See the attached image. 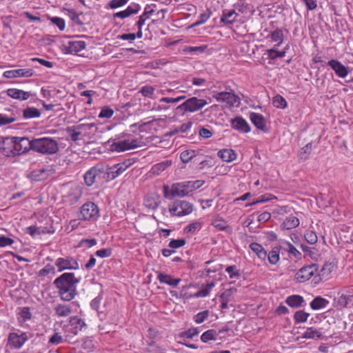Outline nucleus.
<instances>
[{
    "label": "nucleus",
    "instance_id": "obj_1",
    "mask_svg": "<svg viewBox=\"0 0 353 353\" xmlns=\"http://www.w3.org/2000/svg\"><path fill=\"white\" fill-rule=\"evenodd\" d=\"M79 279L75 278L74 273H63L54 281V285L58 289V294L61 300L70 301L77 294L76 285Z\"/></svg>",
    "mask_w": 353,
    "mask_h": 353
},
{
    "label": "nucleus",
    "instance_id": "obj_2",
    "mask_svg": "<svg viewBox=\"0 0 353 353\" xmlns=\"http://www.w3.org/2000/svg\"><path fill=\"white\" fill-rule=\"evenodd\" d=\"M32 150L42 154H54L59 150L58 142L50 137L32 139Z\"/></svg>",
    "mask_w": 353,
    "mask_h": 353
},
{
    "label": "nucleus",
    "instance_id": "obj_3",
    "mask_svg": "<svg viewBox=\"0 0 353 353\" xmlns=\"http://www.w3.org/2000/svg\"><path fill=\"white\" fill-rule=\"evenodd\" d=\"M208 104V102L207 100L192 97L178 105L176 110L182 114H185V112H194L201 110Z\"/></svg>",
    "mask_w": 353,
    "mask_h": 353
},
{
    "label": "nucleus",
    "instance_id": "obj_4",
    "mask_svg": "<svg viewBox=\"0 0 353 353\" xmlns=\"http://www.w3.org/2000/svg\"><path fill=\"white\" fill-rule=\"evenodd\" d=\"M99 216L98 206L93 202L85 203L80 208L78 219L81 221H94Z\"/></svg>",
    "mask_w": 353,
    "mask_h": 353
},
{
    "label": "nucleus",
    "instance_id": "obj_5",
    "mask_svg": "<svg viewBox=\"0 0 353 353\" xmlns=\"http://www.w3.org/2000/svg\"><path fill=\"white\" fill-rule=\"evenodd\" d=\"M33 336V334L30 332H10L8 336L7 345L10 348L19 350Z\"/></svg>",
    "mask_w": 353,
    "mask_h": 353
},
{
    "label": "nucleus",
    "instance_id": "obj_6",
    "mask_svg": "<svg viewBox=\"0 0 353 353\" xmlns=\"http://www.w3.org/2000/svg\"><path fill=\"white\" fill-rule=\"evenodd\" d=\"M188 194L184 181L174 183L171 188H169L168 185L163 186V196L166 199H172L176 196L184 197Z\"/></svg>",
    "mask_w": 353,
    "mask_h": 353
},
{
    "label": "nucleus",
    "instance_id": "obj_7",
    "mask_svg": "<svg viewBox=\"0 0 353 353\" xmlns=\"http://www.w3.org/2000/svg\"><path fill=\"white\" fill-rule=\"evenodd\" d=\"M193 205L183 200H177L169 205V211L173 216H185L190 214Z\"/></svg>",
    "mask_w": 353,
    "mask_h": 353
},
{
    "label": "nucleus",
    "instance_id": "obj_8",
    "mask_svg": "<svg viewBox=\"0 0 353 353\" xmlns=\"http://www.w3.org/2000/svg\"><path fill=\"white\" fill-rule=\"evenodd\" d=\"M139 146V141L135 139L114 141L110 145V150L112 152H121L134 149Z\"/></svg>",
    "mask_w": 353,
    "mask_h": 353
},
{
    "label": "nucleus",
    "instance_id": "obj_9",
    "mask_svg": "<svg viewBox=\"0 0 353 353\" xmlns=\"http://www.w3.org/2000/svg\"><path fill=\"white\" fill-rule=\"evenodd\" d=\"M318 271V265L312 264L301 268L294 275V280L298 283H305L310 280Z\"/></svg>",
    "mask_w": 353,
    "mask_h": 353
},
{
    "label": "nucleus",
    "instance_id": "obj_10",
    "mask_svg": "<svg viewBox=\"0 0 353 353\" xmlns=\"http://www.w3.org/2000/svg\"><path fill=\"white\" fill-rule=\"evenodd\" d=\"M130 159L125 160L123 162L117 163L106 170L107 178L108 180H114L125 171L130 165Z\"/></svg>",
    "mask_w": 353,
    "mask_h": 353
},
{
    "label": "nucleus",
    "instance_id": "obj_11",
    "mask_svg": "<svg viewBox=\"0 0 353 353\" xmlns=\"http://www.w3.org/2000/svg\"><path fill=\"white\" fill-rule=\"evenodd\" d=\"M55 265L57 267L59 272L65 270H78L79 268L77 260L69 256L57 259Z\"/></svg>",
    "mask_w": 353,
    "mask_h": 353
},
{
    "label": "nucleus",
    "instance_id": "obj_12",
    "mask_svg": "<svg viewBox=\"0 0 353 353\" xmlns=\"http://www.w3.org/2000/svg\"><path fill=\"white\" fill-rule=\"evenodd\" d=\"M15 137H7L0 142V150L7 157H15Z\"/></svg>",
    "mask_w": 353,
    "mask_h": 353
},
{
    "label": "nucleus",
    "instance_id": "obj_13",
    "mask_svg": "<svg viewBox=\"0 0 353 353\" xmlns=\"http://www.w3.org/2000/svg\"><path fill=\"white\" fill-rule=\"evenodd\" d=\"M15 157L27 153L32 150V140L22 137H15Z\"/></svg>",
    "mask_w": 353,
    "mask_h": 353
},
{
    "label": "nucleus",
    "instance_id": "obj_14",
    "mask_svg": "<svg viewBox=\"0 0 353 353\" xmlns=\"http://www.w3.org/2000/svg\"><path fill=\"white\" fill-rule=\"evenodd\" d=\"M105 172L104 167L102 165H96L90 168L83 176L85 184L88 186L92 185L96 181L97 177Z\"/></svg>",
    "mask_w": 353,
    "mask_h": 353
},
{
    "label": "nucleus",
    "instance_id": "obj_15",
    "mask_svg": "<svg viewBox=\"0 0 353 353\" xmlns=\"http://www.w3.org/2000/svg\"><path fill=\"white\" fill-rule=\"evenodd\" d=\"M94 126V123H82L76 126L68 127L66 132L69 134L70 138L72 141L79 140V136L81 134L82 130H90Z\"/></svg>",
    "mask_w": 353,
    "mask_h": 353
},
{
    "label": "nucleus",
    "instance_id": "obj_16",
    "mask_svg": "<svg viewBox=\"0 0 353 353\" xmlns=\"http://www.w3.org/2000/svg\"><path fill=\"white\" fill-rule=\"evenodd\" d=\"M83 194L82 188L74 185L71 186L68 193L64 196L65 201L68 203L70 205H74L77 203Z\"/></svg>",
    "mask_w": 353,
    "mask_h": 353
},
{
    "label": "nucleus",
    "instance_id": "obj_17",
    "mask_svg": "<svg viewBox=\"0 0 353 353\" xmlns=\"http://www.w3.org/2000/svg\"><path fill=\"white\" fill-rule=\"evenodd\" d=\"M213 97L217 101H223L228 105L234 106L239 103V98L234 93L229 92H214Z\"/></svg>",
    "mask_w": 353,
    "mask_h": 353
},
{
    "label": "nucleus",
    "instance_id": "obj_18",
    "mask_svg": "<svg viewBox=\"0 0 353 353\" xmlns=\"http://www.w3.org/2000/svg\"><path fill=\"white\" fill-rule=\"evenodd\" d=\"M327 65L334 71L336 75L339 78H345L350 72L349 68L336 59L330 60L327 62Z\"/></svg>",
    "mask_w": 353,
    "mask_h": 353
},
{
    "label": "nucleus",
    "instance_id": "obj_19",
    "mask_svg": "<svg viewBox=\"0 0 353 353\" xmlns=\"http://www.w3.org/2000/svg\"><path fill=\"white\" fill-rule=\"evenodd\" d=\"M231 126L233 129L241 132L248 133L251 130L248 122L241 117H236L231 120Z\"/></svg>",
    "mask_w": 353,
    "mask_h": 353
},
{
    "label": "nucleus",
    "instance_id": "obj_20",
    "mask_svg": "<svg viewBox=\"0 0 353 353\" xmlns=\"http://www.w3.org/2000/svg\"><path fill=\"white\" fill-rule=\"evenodd\" d=\"M65 53L68 54H76L86 47V44L83 41L72 40L69 41L67 44L64 46Z\"/></svg>",
    "mask_w": 353,
    "mask_h": 353
},
{
    "label": "nucleus",
    "instance_id": "obj_21",
    "mask_svg": "<svg viewBox=\"0 0 353 353\" xmlns=\"http://www.w3.org/2000/svg\"><path fill=\"white\" fill-rule=\"evenodd\" d=\"M33 75L32 69H16L7 70L3 72V77L7 79L17 77H30Z\"/></svg>",
    "mask_w": 353,
    "mask_h": 353
},
{
    "label": "nucleus",
    "instance_id": "obj_22",
    "mask_svg": "<svg viewBox=\"0 0 353 353\" xmlns=\"http://www.w3.org/2000/svg\"><path fill=\"white\" fill-rule=\"evenodd\" d=\"M8 96L20 101H26L28 99L31 95L30 92H26L17 88H9L6 90Z\"/></svg>",
    "mask_w": 353,
    "mask_h": 353
},
{
    "label": "nucleus",
    "instance_id": "obj_23",
    "mask_svg": "<svg viewBox=\"0 0 353 353\" xmlns=\"http://www.w3.org/2000/svg\"><path fill=\"white\" fill-rule=\"evenodd\" d=\"M140 8L141 7L139 4L134 3L129 6L125 10L114 14V18L125 19L133 14H137L140 10Z\"/></svg>",
    "mask_w": 353,
    "mask_h": 353
},
{
    "label": "nucleus",
    "instance_id": "obj_24",
    "mask_svg": "<svg viewBox=\"0 0 353 353\" xmlns=\"http://www.w3.org/2000/svg\"><path fill=\"white\" fill-rule=\"evenodd\" d=\"M250 119L258 129L261 130H265L266 121L262 114L256 112H251L250 114Z\"/></svg>",
    "mask_w": 353,
    "mask_h": 353
},
{
    "label": "nucleus",
    "instance_id": "obj_25",
    "mask_svg": "<svg viewBox=\"0 0 353 353\" xmlns=\"http://www.w3.org/2000/svg\"><path fill=\"white\" fill-rule=\"evenodd\" d=\"M217 156L225 162H232L236 159V153L232 149H223L220 150Z\"/></svg>",
    "mask_w": 353,
    "mask_h": 353
},
{
    "label": "nucleus",
    "instance_id": "obj_26",
    "mask_svg": "<svg viewBox=\"0 0 353 353\" xmlns=\"http://www.w3.org/2000/svg\"><path fill=\"white\" fill-rule=\"evenodd\" d=\"M157 279L160 281V283H165L172 287L177 286L181 281V279H173L171 275L163 274L161 272L159 273Z\"/></svg>",
    "mask_w": 353,
    "mask_h": 353
},
{
    "label": "nucleus",
    "instance_id": "obj_27",
    "mask_svg": "<svg viewBox=\"0 0 353 353\" xmlns=\"http://www.w3.org/2000/svg\"><path fill=\"white\" fill-rule=\"evenodd\" d=\"M299 223L300 222L298 217L294 215H290L285 218L281 227L283 230H292L296 228Z\"/></svg>",
    "mask_w": 353,
    "mask_h": 353
},
{
    "label": "nucleus",
    "instance_id": "obj_28",
    "mask_svg": "<svg viewBox=\"0 0 353 353\" xmlns=\"http://www.w3.org/2000/svg\"><path fill=\"white\" fill-rule=\"evenodd\" d=\"M329 301L320 296H316L310 303V307L314 310H318L325 308L328 304Z\"/></svg>",
    "mask_w": 353,
    "mask_h": 353
},
{
    "label": "nucleus",
    "instance_id": "obj_29",
    "mask_svg": "<svg viewBox=\"0 0 353 353\" xmlns=\"http://www.w3.org/2000/svg\"><path fill=\"white\" fill-rule=\"evenodd\" d=\"M54 310L56 315L59 317L68 316L72 312L71 307L66 304H57L54 307Z\"/></svg>",
    "mask_w": 353,
    "mask_h": 353
},
{
    "label": "nucleus",
    "instance_id": "obj_30",
    "mask_svg": "<svg viewBox=\"0 0 353 353\" xmlns=\"http://www.w3.org/2000/svg\"><path fill=\"white\" fill-rule=\"evenodd\" d=\"M323 337L322 332L313 327L307 328L306 331L303 334V339H321Z\"/></svg>",
    "mask_w": 353,
    "mask_h": 353
},
{
    "label": "nucleus",
    "instance_id": "obj_31",
    "mask_svg": "<svg viewBox=\"0 0 353 353\" xmlns=\"http://www.w3.org/2000/svg\"><path fill=\"white\" fill-rule=\"evenodd\" d=\"M237 16L238 14L234 10L228 11V12H223L221 17V22L225 24L231 25L236 21Z\"/></svg>",
    "mask_w": 353,
    "mask_h": 353
},
{
    "label": "nucleus",
    "instance_id": "obj_32",
    "mask_svg": "<svg viewBox=\"0 0 353 353\" xmlns=\"http://www.w3.org/2000/svg\"><path fill=\"white\" fill-rule=\"evenodd\" d=\"M303 301V298L299 295L290 296L285 300V303L292 307H298L301 306Z\"/></svg>",
    "mask_w": 353,
    "mask_h": 353
},
{
    "label": "nucleus",
    "instance_id": "obj_33",
    "mask_svg": "<svg viewBox=\"0 0 353 353\" xmlns=\"http://www.w3.org/2000/svg\"><path fill=\"white\" fill-rule=\"evenodd\" d=\"M250 248L255 252L261 259L265 260L267 258V252L261 245L257 243H252L250 245Z\"/></svg>",
    "mask_w": 353,
    "mask_h": 353
},
{
    "label": "nucleus",
    "instance_id": "obj_34",
    "mask_svg": "<svg viewBox=\"0 0 353 353\" xmlns=\"http://www.w3.org/2000/svg\"><path fill=\"white\" fill-rule=\"evenodd\" d=\"M70 323L72 326H74L75 331L74 333L77 334L79 331L82 330L86 325L84 321L77 316H72L70 319Z\"/></svg>",
    "mask_w": 353,
    "mask_h": 353
},
{
    "label": "nucleus",
    "instance_id": "obj_35",
    "mask_svg": "<svg viewBox=\"0 0 353 353\" xmlns=\"http://www.w3.org/2000/svg\"><path fill=\"white\" fill-rule=\"evenodd\" d=\"M23 117L25 119L39 118L41 117V112L36 108L28 107L23 110Z\"/></svg>",
    "mask_w": 353,
    "mask_h": 353
},
{
    "label": "nucleus",
    "instance_id": "obj_36",
    "mask_svg": "<svg viewBox=\"0 0 353 353\" xmlns=\"http://www.w3.org/2000/svg\"><path fill=\"white\" fill-rule=\"evenodd\" d=\"M219 333L214 330H208L201 336V340L203 343H208L210 341H215L217 339Z\"/></svg>",
    "mask_w": 353,
    "mask_h": 353
},
{
    "label": "nucleus",
    "instance_id": "obj_37",
    "mask_svg": "<svg viewBox=\"0 0 353 353\" xmlns=\"http://www.w3.org/2000/svg\"><path fill=\"white\" fill-rule=\"evenodd\" d=\"M170 161H165L154 165L152 168V172L154 174H159L171 165Z\"/></svg>",
    "mask_w": 353,
    "mask_h": 353
},
{
    "label": "nucleus",
    "instance_id": "obj_38",
    "mask_svg": "<svg viewBox=\"0 0 353 353\" xmlns=\"http://www.w3.org/2000/svg\"><path fill=\"white\" fill-rule=\"evenodd\" d=\"M204 181L202 180L184 181L185 185H186V189L188 191V193H190L192 191L199 188L204 184Z\"/></svg>",
    "mask_w": 353,
    "mask_h": 353
},
{
    "label": "nucleus",
    "instance_id": "obj_39",
    "mask_svg": "<svg viewBox=\"0 0 353 353\" xmlns=\"http://www.w3.org/2000/svg\"><path fill=\"white\" fill-rule=\"evenodd\" d=\"M214 283L210 282L208 283L202 290L198 291L194 294V297H206L209 295L211 290L214 287Z\"/></svg>",
    "mask_w": 353,
    "mask_h": 353
},
{
    "label": "nucleus",
    "instance_id": "obj_40",
    "mask_svg": "<svg viewBox=\"0 0 353 353\" xmlns=\"http://www.w3.org/2000/svg\"><path fill=\"white\" fill-rule=\"evenodd\" d=\"M197 152L194 150H186L183 151L180 154L181 160L187 163L192 160L197 154Z\"/></svg>",
    "mask_w": 353,
    "mask_h": 353
},
{
    "label": "nucleus",
    "instance_id": "obj_41",
    "mask_svg": "<svg viewBox=\"0 0 353 353\" xmlns=\"http://www.w3.org/2000/svg\"><path fill=\"white\" fill-rule=\"evenodd\" d=\"M267 257L271 264H276L280 259L279 249L277 247L274 248L268 254H267Z\"/></svg>",
    "mask_w": 353,
    "mask_h": 353
},
{
    "label": "nucleus",
    "instance_id": "obj_42",
    "mask_svg": "<svg viewBox=\"0 0 353 353\" xmlns=\"http://www.w3.org/2000/svg\"><path fill=\"white\" fill-rule=\"evenodd\" d=\"M310 314L304 310L296 311L294 314V322L295 323L306 322Z\"/></svg>",
    "mask_w": 353,
    "mask_h": 353
},
{
    "label": "nucleus",
    "instance_id": "obj_43",
    "mask_svg": "<svg viewBox=\"0 0 353 353\" xmlns=\"http://www.w3.org/2000/svg\"><path fill=\"white\" fill-rule=\"evenodd\" d=\"M154 91L155 88L153 86L146 85L141 88L139 93L145 97L154 99Z\"/></svg>",
    "mask_w": 353,
    "mask_h": 353
},
{
    "label": "nucleus",
    "instance_id": "obj_44",
    "mask_svg": "<svg viewBox=\"0 0 353 353\" xmlns=\"http://www.w3.org/2000/svg\"><path fill=\"white\" fill-rule=\"evenodd\" d=\"M312 151V143H309L301 148L299 153V158L303 161L308 159L310 154Z\"/></svg>",
    "mask_w": 353,
    "mask_h": 353
},
{
    "label": "nucleus",
    "instance_id": "obj_45",
    "mask_svg": "<svg viewBox=\"0 0 353 353\" xmlns=\"http://www.w3.org/2000/svg\"><path fill=\"white\" fill-rule=\"evenodd\" d=\"M50 274L52 275H54L56 274L55 268L53 265L48 264L43 268L39 271L38 276L45 277Z\"/></svg>",
    "mask_w": 353,
    "mask_h": 353
},
{
    "label": "nucleus",
    "instance_id": "obj_46",
    "mask_svg": "<svg viewBox=\"0 0 353 353\" xmlns=\"http://www.w3.org/2000/svg\"><path fill=\"white\" fill-rule=\"evenodd\" d=\"M272 103L277 108H285L287 107V101L281 95L275 96L272 99Z\"/></svg>",
    "mask_w": 353,
    "mask_h": 353
},
{
    "label": "nucleus",
    "instance_id": "obj_47",
    "mask_svg": "<svg viewBox=\"0 0 353 353\" xmlns=\"http://www.w3.org/2000/svg\"><path fill=\"white\" fill-rule=\"evenodd\" d=\"M271 39L274 42H278L277 46H280V44L283 42V31L280 29H276L271 33Z\"/></svg>",
    "mask_w": 353,
    "mask_h": 353
},
{
    "label": "nucleus",
    "instance_id": "obj_48",
    "mask_svg": "<svg viewBox=\"0 0 353 353\" xmlns=\"http://www.w3.org/2000/svg\"><path fill=\"white\" fill-rule=\"evenodd\" d=\"M199 333V331L198 328H196V327L190 328L188 330L182 332L179 334V337L183 338V339H192L194 336L198 335Z\"/></svg>",
    "mask_w": 353,
    "mask_h": 353
},
{
    "label": "nucleus",
    "instance_id": "obj_49",
    "mask_svg": "<svg viewBox=\"0 0 353 353\" xmlns=\"http://www.w3.org/2000/svg\"><path fill=\"white\" fill-rule=\"evenodd\" d=\"M201 225L202 224L200 221H194L186 226L184 230L186 233L193 234L196 231L199 230L201 228Z\"/></svg>",
    "mask_w": 353,
    "mask_h": 353
},
{
    "label": "nucleus",
    "instance_id": "obj_50",
    "mask_svg": "<svg viewBox=\"0 0 353 353\" xmlns=\"http://www.w3.org/2000/svg\"><path fill=\"white\" fill-rule=\"evenodd\" d=\"M225 272L229 274L230 279H238L241 275L239 270H237L236 265H230L227 267Z\"/></svg>",
    "mask_w": 353,
    "mask_h": 353
},
{
    "label": "nucleus",
    "instance_id": "obj_51",
    "mask_svg": "<svg viewBox=\"0 0 353 353\" xmlns=\"http://www.w3.org/2000/svg\"><path fill=\"white\" fill-rule=\"evenodd\" d=\"M185 240L183 239H172L170 241L168 247L174 250L185 245Z\"/></svg>",
    "mask_w": 353,
    "mask_h": 353
},
{
    "label": "nucleus",
    "instance_id": "obj_52",
    "mask_svg": "<svg viewBox=\"0 0 353 353\" xmlns=\"http://www.w3.org/2000/svg\"><path fill=\"white\" fill-rule=\"evenodd\" d=\"M206 46H187L184 49V52H188V53H202L205 51L206 49Z\"/></svg>",
    "mask_w": 353,
    "mask_h": 353
},
{
    "label": "nucleus",
    "instance_id": "obj_53",
    "mask_svg": "<svg viewBox=\"0 0 353 353\" xmlns=\"http://www.w3.org/2000/svg\"><path fill=\"white\" fill-rule=\"evenodd\" d=\"M304 236L306 241L311 245L316 243L317 241V236L316 233L313 231H306Z\"/></svg>",
    "mask_w": 353,
    "mask_h": 353
},
{
    "label": "nucleus",
    "instance_id": "obj_54",
    "mask_svg": "<svg viewBox=\"0 0 353 353\" xmlns=\"http://www.w3.org/2000/svg\"><path fill=\"white\" fill-rule=\"evenodd\" d=\"M209 316L208 310H204L203 312H199L194 316V321L196 323H201L205 320H206Z\"/></svg>",
    "mask_w": 353,
    "mask_h": 353
},
{
    "label": "nucleus",
    "instance_id": "obj_55",
    "mask_svg": "<svg viewBox=\"0 0 353 353\" xmlns=\"http://www.w3.org/2000/svg\"><path fill=\"white\" fill-rule=\"evenodd\" d=\"M113 114H114V111L112 109H111L110 108H109L108 106H105L101 109V110L99 114V117L109 119L113 115Z\"/></svg>",
    "mask_w": 353,
    "mask_h": 353
},
{
    "label": "nucleus",
    "instance_id": "obj_56",
    "mask_svg": "<svg viewBox=\"0 0 353 353\" xmlns=\"http://www.w3.org/2000/svg\"><path fill=\"white\" fill-rule=\"evenodd\" d=\"M268 54L269 57L271 59H275L279 57H284L285 56V51H278L274 49H270L268 51Z\"/></svg>",
    "mask_w": 353,
    "mask_h": 353
},
{
    "label": "nucleus",
    "instance_id": "obj_57",
    "mask_svg": "<svg viewBox=\"0 0 353 353\" xmlns=\"http://www.w3.org/2000/svg\"><path fill=\"white\" fill-rule=\"evenodd\" d=\"M210 13H208V12H203V13L201 14L199 17V19L192 24V27H196V26H200V25L204 23L205 22H206L208 21V19L210 18Z\"/></svg>",
    "mask_w": 353,
    "mask_h": 353
},
{
    "label": "nucleus",
    "instance_id": "obj_58",
    "mask_svg": "<svg viewBox=\"0 0 353 353\" xmlns=\"http://www.w3.org/2000/svg\"><path fill=\"white\" fill-rule=\"evenodd\" d=\"M16 121V118L13 117H8L5 114H0V125H5L12 123Z\"/></svg>",
    "mask_w": 353,
    "mask_h": 353
},
{
    "label": "nucleus",
    "instance_id": "obj_59",
    "mask_svg": "<svg viewBox=\"0 0 353 353\" xmlns=\"http://www.w3.org/2000/svg\"><path fill=\"white\" fill-rule=\"evenodd\" d=\"M286 246L285 250L296 258H299L301 255V252L292 243L288 242Z\"/></svg>",
    "mask_w": 353,
    "mask_h": 353
},
{
    "label": "nucleus",
    "instance_id": "obj_60",
    "mask_svg": "<svg viewBox=\"0 0 353 353\" xmlns=\"http://www.w3.org/2000/svg\"><path fill=\"white\" fill-rule=\"evenodd\" d=\"M20 316L23 319V321H26L30 320L32 318V314L30 311V308L28 307H24L21 309L20 313Z\"/></svg>",
    "mask_w": 353,
    "mask_h": 353
},
{
    "label": "nucleus",
    "instance_id": "obj_61",
    "mask_svg": "<svg viewBox=\"0 0 353 353\" xmlns=\"http://www.w3.org/2000/svg\"><path fill=\"white\" fill-rule=\"evenodd\" d=\"M51 21L53 24H55L60 30L65 29V21L62 18L54 17L51 18Z\"/></svg>",
    "mask_w": 353,
    "mask_h": 353
},
{
    "label": "nucleus",
    "instance_id": "obj_62",
    "mask_svg": "<svg viewBox=\"0 0 353 353\" xmlns=\"http://www.w3.org/2000/svg\"><path fill=\"white\" fill-rule=\"evenodd\" d=\"M128 0H111L109 2V6L112 9H115L125 6L128 3Z\"/></svg>",
    "mask_w": 353,
    "mask_h": 353
},
{
    "label": "nucleus",
    "instance_id": "obj_63",
    "mask_svg": "<svg viewBox=\"0 0 353 353\" xmlns=\"http://www.w3.org/2000/svg\"><path fill=\"white\" fill-rule=\"evenodd\" d=\"M62 341H63L62 336L58 332L54 333L49 339V343L52 344V345L60 344Z\"/></svg>",
    "mask_w": 353,
    "mask_h": 353
},
{
    "label": "nucleus",
    "instance_id": "obj_64",
    "mask_svg": "<svg viewBox=\"0 0 353 353\" xmlns=\"http://www.w3.org/2000/svg\"><path fill=\"white\" fill-rule=\"evenodd\" d=\"M14 243V240L11 238L0 236V248L11 245Z\"/></svg>",
    "mask_w": 353,
    "mask_h": 353
}]
</instances>
